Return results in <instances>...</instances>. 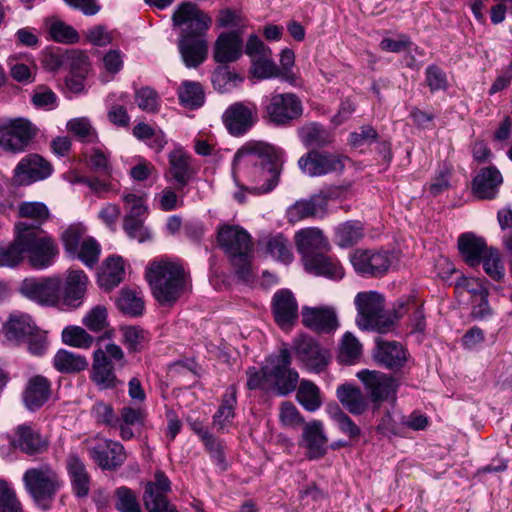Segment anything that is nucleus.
I'll use <instances>...</instances> for the list:
<instances>
[{"instance_id":"nucleus-1","label":"nucleus","mask_w":512,"mask_h":512,"mask_svg":"<svg viewBox=\"0 0 512 512\" xmlns=\"http://www.w3.org/2000/svg\"><path fill=\"white\" fill-rule=\"evenodd\" d=\"M284 152L266 142H248L235 154L232 175H242L250 184V193L263 195L273 191L280 181Z\"/></svg>"},{"instance_id":"nucleus-2","label":"nucleus","mask_w":512,"mask_h":512,"mask_svg":"<svg viewBox=\"0 0 512 512\" xmlns=\"http://www.w3.org/2000/svg\"><path fill=\"white\" fill-rule=\"evenodd\" d=\"M173 25L181 29L177 47L187 68H197L208 56L207 32L211 17L191 2L178 5L172 15Z\"/></svg>"},{"instance_id":"nucleus-3","label":"nucleus","mask_w":512,"mask_h":512,"mask_svg":"<svg viewBox=\"0 0 512 512\" xmlns=\"http://www.w3.org/2000/svg\"><path fill=\"white\" fill-rule=\"evenodd\" d=\"M249 389H266L279 396H285L297 388L298 372L291 367L290 354H269L258 370L255 367L247 371Z\"/></svg>"},{"instance_id":"nucleus-4","label":"nucleus","mask_w":512,"mask_h":512,"mask_svg":"<svg viewBox=\"0 0 512 512\" xmlns=\"http://www.w3.org/2000/svg\"><path fill=\"white\" fill-rule=\"evenodd\" d=\"M146 278L154 298L163 306H172L185 291L188 275L180 263L160 259L149 263Z\"/></svg>"},{"instance_id":"nucleus-5","label":"nucleus","mask_w":512,"mask_h":512,"mask_svg":"<svg viewBox=\"0 0 512 512\" xmlns=\"http://www.w3.org/2000/svg\"><path fill=\"white\" fill-rule=\"evenodd\" d=\"M226 255L237 281L252 285L256 279L253 271V243L243 227L226 224Z\"/></svg>"},{"instance_id":"nucleus-6","label":"nucleus","mask_w":512,"mask_h":512,"mask_svg":"<svg viewBox=\"0 0 512 512\" xmlns=\"http://www.w3.org/2000/svg\"><path fill=\"white\" fill-rule=\"evenodd\" d=\"M15 230L19 231V241L24 246V253L28 255L29 264L33 268L45 269L55 262L59 248L52 237L37 227L29 226L27 221L18 222Z\"/></svg>"},{"instance_id":"nucleus-7","label":"nucleus","mask_w":512,"mask_h":512,"mask_svg":"<svg viewBox=\"0 0 512 512\" xmlns=\"http://www.w3.org/2000/svg\"><path fill=\"white\" fill-rule=\"evenodd\" d=\"M354 304L357 309L356 324L363 330H374L380 334L394 327V319L384 315L385 299L376 291L359 292Z\"/></svg>"},{"instance_id":"nucleus-8","label":"nucleus","mask_w":512,"mask_h":512,"mask_svg":"<svg viewBox=\"0 0 512 512\" xmlns=\"http://www.w3.org/2000/svg\"><path fill=\"white\" fill-rule=\"evenodd\" d=\"M22 480L33 501L43 509L50 506L55 495L63 486L60 475L49 465L27 469Z\"/></svg>"},{"instance_id":"nucleus-9","label":"nucleus","mask_w":512,"mask_h":512,"mask_svg":"<svg viewBox=\"0 0 512 512\" xmlns=\"http://www.w3.org/2000/svg\"><path fill=\"white\" fill-rule=\"evenodd\" d=\"M38 131L36 125L27 118H0V148L13 153L23 152Z\"/></svg>"},{"instance_id":"nucleus-10","label":"nucleus","mask_w":512,"mask_h":512,"mask_svg":"<svg viewBox=\"0 0 512 512\" xmlns=\"http://www.w3.org/2000/svg\"><path fill=\"white\" fill-rule=\"evenodd\" d=\"M300 99L293 93H275L264 107L265 118L276 126H288L302 115Z\"/></svg>"},{"instance_id":"nucleus-11","label":"nucleus","mask_w":512,"mask_h":512,"mask_svg":"<svg viewBox=\"0 0 512 512\" xmlns=\"http://www.w3.org/2000/svg\"><path fill=\"white\" fill-rule=\"evenodd\" d=\"M350 262L357 274L365 277L385 275L392 262V254L384 249H355L350 255Z\"/></svg>"},{"instance_id":"nucleus-12","label":"nucleus","mask_w":512,"mask_h":512,"mask_svg":"<svg viewBox=\"0 0 512 512\" xmlns=\"http://www.w3.org/2000/svg\"><path fill=\"white\" fill-rule=\"evenodd\" d=\"M62 278L50 276L25 279L20 291L28 299L46 307H55L61 303Z\"/></svg>"},{"instance_id":"nucleus-13","label":"nucleus","mask_w":512,"mask_h":512,"mask_svg":"<svg viewBox=\"0 0 512 512\" xmlns=\"http://www.w3.org/2000/svg\"><path fill=\"white\" fill-rule=\"evenodd\" d=\"M347 159L346 156L339 153L313 149L300 157L298 165L304 173L311 177H318L331 173H342Z\"/></svg>"},{"instance_id":"nucleus-14","label":"nucleus","mask_w":512,"mask_h":512,"mask_svg":"<svg viewBox=\"0 0 512 512\" xmlns=\"http://www.w3.org/2000/svg\"><path fill=\"white\" fill-rule=\"evenodd\" d=\"M356 376L364 384L373 403L380 404L384 401L394 403L396 401L399 383L393 377L368 369L359 371Z\"/></svg>"},{"instance_id":"nucleus-15","label":"nucleus","mask_w":512,"mask_h":512,"mask_svg":"<svg viewBox=\"0 0 512 512\" xmlns=\"http://www.w3.org/2000/svg\"><path fill=\"white\" fill-rule=\"evenodd\" d=\"M334 197L331 191H320L308 199L296 201L287 210V218L291 223L307 218H323L328 212V202Z\"/></svg>"},{"instance_id":"nucleus-16","label":"nucleus","mask_w":512,"mask_h":512,"mask_svg":"<svg viewBox=\"0 0 512 512\" xmlns=\"http://www.w3.org/2000/svg\"><path fill=\"white\" fill-rule=\"evenodd\" d=\"M171 490V483L162 471H156L154 480L148 482L145 488L143 501L148 512H177L168 502L167 493Z\"/></svg>"},{"instance_id":"nucleus-17","label":"nucleus","mask_w":512,"mask_h":512,"mask_svg":"<svg viewBox=\"0 0 512 512\" xmlns=\"http://www.w3.org/2000/svg\"><path fill=\"white\" fill-rule=\"evenodd\" d=\"M92 460L103 470H115L126 460L124 447L119 442L99 438L89 448Z\"/></svg>"},{"instance_id":"nucleus-18","label":"nucleus","mask_w":512,"mask_h":512,"mask_svg":"<svg viewBox=\"0 0 512 512\" xmlns=\"http://www.w3.org/2000/svg\"><path fill=\"white\" fill-rule=\"evenodd\" d=\"M271 312L275 323L282 330L291 329L297 322L298 302L289 289L276 291L271 301Z\"/></svg>"},{"instance_id":"nucleus-19","label":"nucleus","mask_w":512,"mask_h":512,"mask_svg":"<svg viewBox=\"0 0 512 512\" xmlns=\"http://www.w3.org/2000/svg\"><path fill=\"white\" fill-rule=\"evenodd\" d=\"M295 245L303 264L315 256L331 250L329 240L317 227L303 228L296 232Z\"/></svg>"},{"instance_id":"nucleus-20","label":"nucleus","mask_w":512,"mask_h":512,"mask_svg":"<svg viewBox=\"0 0 512 512\" xmlns=\"http://www.w3.org/2000/svg\"><path fill=\"white\" fill-rule=\"evenodd\" d=\"M257 121V108L251 102H236L226 109V129L233 136L247 133Z\"/></svg>"},{"instance_id":"nucleus-21","label":"nucleus","mask_w":512,"mask_h":512,"mask_svg":"<svg viewBox=\"0 0 512 512\" xmlns=\"http://www.w3.org/2000/svg\"><path fill=\"white\" fill-rule=\"evenodd\" d=\"M89 279L86 273L80 269L70 268L61 286V303L78 308L83 304Z\"/></svg>"},{"instance_id":"nucleus-22","label":"nucleus","mask_w":512,"mask_h":512,"mask_svg":"<svg viewBox=\"0 0 512 512\" xmlns=\"http://www.w3.org/2000/svg\"><path fill=\"white\" fill-rule=\"evenodd\" d=\"M406 314L409 316L408 328L410 334H423L426 330L423 305L419 304L414 296H403L397 300L392 310L394 323Z\"/></svg>"},{"instance_id":"nucleus-23","label":"nucleus","mask_w":512,"mask_h":512,"mask_svg":"<svg viewBox=\"0 0 512 512\" xmlns=\"http://www.w3.org/2000/svg\"><path fill=\"white\" fill-rule=\"evenodd\" d=\"M302 323L305 327L321 334H330L339 326L335 311L328 307H304Z\"/></svg>"},{"instance_id":"nucleus-24","label":"nucleus","mask_w":512,"mask_h":512,"mask_svg":"<svg viewBox=\"0 0 512 512\" xmlns=\"http://www.w3.org/2000/svg\"><path fill=\"white\" fill-rule=\"evenodd\" d=\"M327 442L321 421L313 420L304 425L301 445L306 448V456L310 460L320 459L326 454Z\"/></svg>"},{"instance_id":"nucleus-25","label":"nucleus","mask_w":512,"mask_h":512,"mask_svg":"<svg viewBox=\"0 0 512 512\" xmlns=\"http://www.w3.org/2000/svg\"><path fill=\"white\" fill-rule=\"evenodd\" d=\"M35 326L29 315L15 312L11 313L3 324L1 334L8 343L19 345L35 331Z\"/></svg>"},{"instance_id":"nucleus-26","label":"nucleus","mask_w":512,"mask_h":512,"mask_svg":"<svg viewBox=\"0 0 512 512\" xmlns=\"http://www.w3.org/2000/svg\"><path fill=\"white\" fill-rule=\"evenodd\" d=\"M502 182V175L495 166L481 168L472 181L473 194L481 200L494 199Z\"/></svg>"},{"instance_id":"nucleus-27","label":"nucleus","mask_w":512,"mask_h":512,"mask_svg":"<svg viewBox=\"0 0 512 512\" xmlns=\"http://www.w3.org/2000/svg\"><path fill=\"white\" fill-rule=\"evenodd\" d=\"M303 265L308 273L330 280H341L345 275L344 267L339 259L328 252L315 256Z\"/></svg>"},{"instance_id":"nucleus-28","label":"nucleus","mask_w":512,"mask_h":512,"mask_svg":"<svg viewBox=\"0 0 512 512\" xmlns=\"http://www.w3.org/2000/svg\"><path fill=\"white\" fill-rule=\"evenodd\" d=\"M458 249L464 262L475 268L481 264L491 247L487 245L484 238L473 233H464L458 238Z\"/></svg>"},{"instance_id":"nucleus-29","label":"nucleus","mask_w":512,"mask_h":512,"mask_svg":"<svg viewBox=\"0 0 512 512\" xmlns=\"http://www.w3.org/2000/svg\"><path fill=\"white\" fill-rule=\"evenodd\" d=\"M169 175L175 182L176 189H183L195 174L192 158L182 149H175L169 154Z\"/></svg>"},{"instance_id":"nucleus-30","label":"nucleus","mask_w":512,"mask_h":512,"mask_svg":"<svg viewBox=\"0 0 512 512\" xmlns=\"http://www.w3.org/2000/svg\"><path fill=\"white\" fill-rule=\"evenodd\" d=\"M51 394V382L44 376L31 377L23 392V402L27 409L35 411L42 407Z\"/></svg>"},{"instance_id":"nucleus-31","label":"nucleus","mask_w":512,"mask_h":512,"mask_svg":"<svg viewBox=\"0 0 512 512\" xmlns=\"http://www.w3.org/2000/svg\"><path fill=\"white\" fill-rule=\"evenodd\" d=\"M303 145L309 150H320L331 146L335 141L334 133L319 123H310L299 131Z\"/></svg>"},{"instance_id":"nucleus-32","label":"nucleus","mask_w":512,"mask_h":512,"mask_svg":"<svg viewBox=\"0 0 512 512\" xmlns=\"http://www.w3.org/2000/svg\"><path fill=\"white\" fill-rule=\"evenodd\" d=\"M16 174L30 182L42 180L50 176L52 167L48 161L37 154L23 158L16 167Z\"/></svg>"},{"instance_id":"nucleus-33","label":"nucleus","mask_w":512,"mask_h":512,"mask_svg":"<svg viewBox=\"0 0 512 512\" xmlns=\"http://www.w3.org/2000/svg\"><path fill=\"white\" fill-rule=\"evenodd\" d=\"M92 365V379L102 389L115 385L116 376L111 356H118L121 359L123 354H94Z\"/></svg>"},{"instance_id":"nucleus-34","label":"nucleus","mask_w":512,"mask_h":512,"mask_svg":"<svg viewBox=\"0 0 512 512\" xmlns=\"http://www.w3.org/2000/svg\"><path fill=\"white\" fill-rule=\"evenodd\" d=\"M339 402L353 415H361L367 409V402L362 391L349 383L338 386L336 391Z\"/></svg>"},{"instance_id":"nucleus-35","label":"nucleus","mask_w":512,"mask_h":512,"mask_svg":"<svg viewBox=\"0 0 512 512\" xmlns=\"http://www.w3.org/2000/svg\"><path fill=\"white\" fill-rule=\"evenodd\" d=\"M365 235L364 225L359 220L340 223L334 231V242L341 248H349L359 243Z\"/></svg>"},{"instance_id":"nucleus-36","label":"nucleus","mask_w":512,"mask_h":512,"mask_svg":"<svg viewBox=\"0 0 512 512\" xmlns=\"http://www.w3.org/2000/svg\"><path fill=\"white\" fill-rule=\"evenodd\" d=\"M146 417V410L143 407L125 406L120 412L119 422L116 428L120 430V437L123 440H130L134 436L132 427L141 426Z\"/></svg>"},{"instance_id":"nucleus-37","label":"nucleus","mask_w":512,"mask_h":512,"mask_svg":"<svg viewBox=\"0 0 512 512\" xmlns=\"http://www.w3.org/2000/svg\"><path fill=\"white\" fill-rule=\"evenodd\" d=\"M124 277L123 260L121 257H109L98 275V284L105 290L118 286Z\"/></svg>"},{"instance_id":"nucleus-38","label":"nucleus","mask_w":512,"mask_h":512,"mask_svg":"<svg viewBox=\"0 0 512 512\" xmlns=\"http://www.w3.org/2000/svg\"><path fill=\"white\" fill-rule=\"evenodd\" d=\"M67 470L76 495L86 496L89 492L90 482L83 462L77 456L70 455L67 460Z\"/></svg>"},{"instance_id":"nucleus-39","label":"nucleus","mask_w":512,"mask_h":512,"mask_svg":"<svg viewBox=\"0 0 512 512\" xmlns=\"http://www.w3.org/2000/svg\"><path fill=\"white\" fill-rule=\"evenodd\" d=\"M249 74L252 80L261 81L265 79L280 78L281 70L274 62L272 55H268L251 60Z\"/></svg>"},{"instance_id":"nucleus-40","label":"nucleus","mask_w":512,"mask_h":512,"mask_svg":"<svg viewBox=\"0 0 512 512\" xmlns=\"http://www.w3.org/2000/svg\"><path fill=\"white\" fill-rule=\"evenodd\" d=\"M16 435L15 445L27 454L38 453L45 446L40 435L30 426H19Z\"/></svg>"},{"instance_id":"nucleus-41","label":"nucleus","mask_w":512,"mask_h":512,"mask_svg":"<svg viewBox=\"0 0 512 512\" xmlns=\"http://www.w3.org/2000/svg\"><path fill=\"white\" fill-rule=\"evenodd\" d=\"M180 104L188 109H197L204 103V91L198 82L184 81L178 88Z\"/></svg>"},{"instance_id":"nucleus-42","label":"nucleus","mask_w":512,"mask_h":512,"mask_svg":"<svg viewBox=\"0 0 512 512\" xmlns=\"http://www.w3.org/2000/svg\"><path fill=\"white\" fill-rule=\"evenodd\" d=\"M298 402L310 412H314L322 405L320 389L311 381L302 380L296 394Z\"/></svg>"},{"instance_id":"nucleus-43","label":"nucleus","mask_w":512,"mask_h":512,"mask_svg":"<svg viewBox=\"0 0 512 512\" xmlns=\"http://www.w3.org/2000/svg\"><path fill=\"white\" fill-rule=\"evenodd\" d=\"M62 342L77 349H89L94 338L83 328L76 325L66 326L61 333Z\"/></svg>"},{"instance_id":"nucleus-44","label":"nucleus","mask_w":512,"mask_h":512,"mask_svg":"<svg viewBox=\"0 0 512 512\" xmlns=\"http://www.w3.org/2000/svg\"><path fill=\"white\" fill-rule=\"evenodd\" d=\"M266 250L273 258L285 264L293 261L294 255L289 240L281 233L268 238Z\"/></svg>"},{"instance_id":"nucleus-45","label":"nucleus","mask_w":512,"mask_h":512,"mask_svg":"<svg viewBox=\"0 0 512 512\" xmlns=\"http://www.w3.org/2000/svg\"><path fill=\"white\" fill-rule=\"evenodd\" d=\"M19 215L33 220L34 224L28 223V225L41 230L40 226L49 218V210L42 202H23L19 206Z\"/></svg>"},{"instance_id":"nucleus-46","label":"nucleus","mask_w":512,"mask_h":512,"mask_svg":"<svg viewBox=\"0 0 512 512\" xmlns=\"http://www.w3.org/2000/svg\"><path fill=\"white\" fill-rule=\"evenodd\" d=\"M15 231L14 241L6 246H0V267H15L24 259V246L19 241V231Z\"/></svg>"},{"instance_id":"nucleus-47","label":"nucleus","mask_w":512,"mask_h":512,"mask_svg":"<svg viewBox=\"0 0 512 512\" xmlns=\"http://www.w3.org/2000/svg\"><path fill=\"white\" fill-rule=\"evenodd\" d=\"M123 342L132 351L148 349L149 333L142 328L129 326L122 329Z\"/></svg>"},{"instance_id":"nucleus-48","label":"nucleus","mask_w":512,"mask_h":512,"mask_svg":"<svg viewBox=\"0 0 512 512\" xmlns=\"http://www.w3.org/2000/svg\"><path fill=\"white\" fill-rule=\"evenodd\" d=\"M53 363L61 373L79 372L88 366V361L80 354H55Z\"/></svg>"},{"instance_id":"nucleus-49","label":"nucleus","mask_w":512,"mask_h":512,"mask_svg":"<svg viewBox=\"0 0 512 512\" xmlns=\"http://www.w3.org/2000/svg\"><path fill=\"white\" fill-rule=\"evenodd\" d=\"M47 25L49 35L54 41L65 44H74L79 41L78 32L65 22L52 20Z\"/></svg>"},{"instance_id":"nucleus-50","label":"nucleus","mask_w":512,"mask_h":512,"mask_svg":"<svg viewBox=\"0 0 512 512\" xmlns=\"http://www.w3.org/2000/svg\"><path fill=\"white\" fill-rule=\"evenodd\" d=\"M117 306L120 311L130 316H139L144 309V302L136 292L123 289L117 299Z\"/></svg>"},{"instance_id":"nucleus-51","label":"nucleus","mask_w":512,"mask_h":512,"mask_svg":"<svg viewBox=\"0 0 512 512\" xmlns=\"http://www.w3.org/2000/svg\"><path fill=\"white\" fill-rule=\"evenodd\" d=\"M485 273L493 280L500 281L505 275V268L498 249L491 247L481 262Z\"/></svg>"},{"instance_id":"nucleus-52","label":"nucleus","mask_w":512,"mask_h":512,"mask_svg":"<svg viewBox=\"0 0 512 512\" xmlns=\"http://www.w3.org/2000/svg\"><path fill=\"white\" fill-rule=\"evenodd\" d=\"M213 58H214L215 62H217L219 65L214 70L212 77H211V81H212L213 86L217 90L222 92V89L224 88V72H223V68H224V66H223L224 65V32H221L217 37V40H216L215 46H214Z\"/></svg>"},{"instance_id":"nucleus-53","label":"nucleus","mask_w":512,"mask_h":512,"mask_svg":"<svg viewBox=\"0 0 512 512\" xmlns=\"http://www.w3.org/2000/svg\"><path fill=\"white\" fill-rule=\"evenodd\" d=\"M425 83L431 93L446 91L449 86L446 72L435 64L428 65L425 69Z\"/></svg>"},{"instance_id":"nucleus-54","label":"nucleus","mask_w":512,"mask_h":512,"mask_svg":"<svg viewBox=\"0 0 512 512\" xmlns=\"http://www.w3.org/2000/svg\"><path fill=\"white\" fill-rule=\"evenodd\" d=\"M125 204L126 215L124 218L144 219L148 213L146 200L143 196L127 193L122 197Z\"/></svg>"},{"instance_id":"nucleus-55","label":"nucleus","mask_w":512,"mask_h":512,"mask_svg":"<svg viewBox=\"0 0 512 512\" xmlns=\"http://www.w3.org/2000/svg\"><path fill=\"white\" fill-rule=\"evenodd\" d=\"M455 290L459 294L469 293L472 301H476L478 296L486 292L488 288L485 279L461 276L456 281Z\"/></svg>"},{"instance_id":"nucleus-56","label":"nucleus","mask_w":512,"mask_h":512,"mask_svg":"<svg viewBox=\"0 0 512 512\" xmlns=\"http://www.w3.org/2000/svg\"><path fill=\"white\" fill-rule=\"evenodd\" d=\"M137 106L148 113H155L159 110L160 99L158 93L151 87H142L135 92Z\"/></svg>"},{"instance_id":"nucleus-57","label":"nucleus","mask_w":512,"mask_h":512,"mask_svg":"<svg viewBox=\"0 0 512 512\" xmlns=\"http://www.w3.org/2000/svg\"><path fill=\"white\" fill-rule=\"evenodd\" d=\"M123 229L130 239L143 243L152 239L151 231L144 225V219L124 218Z\"/></svg>"},{"instance_id":"nucleus-58","label":"nucleus","mask_w":512,"mask_h":512,"mask_svg":"<svg viewBox=\"0 0 512 512\" xmlns=\"http://www.w3.org/2000/svg\"><path fill=\"white\" fill-rule=\"evenodd\" d=\"M85 227L81 224L70 225L61 235V239L68 254L76 255L79 250L80 240L85 234Z\"/></svg>"},{"instance_id":"nucleus-59","label":"nucleus","mask_w":512,"mask_h":512,"mask_svg":"<svg viewBox=\"0 0 512 512\" xmlns=\"http://www.w3.org/2000/svg\"><path fill=\"white\" fill-rule=\"evenodd\" d=\"M100 251L99 243L94 238L88 237L82 241L75 256L91 268L98 262Z\"/></svg>"},{"instance_id":"nucleus-60","label":"nucleus","mask_w":512,"mask_h":512,"mask_svg":"<svg viewBox=\"0 0 512 512\" xmlns=\"http://www.w3.org/2000/svg\"><path fill=\"white\" fill-rule=\"evenodd\" d=\"M67 128L72 132L80 141L95 142L97 134L87 118H75L68 122Z\"/></svg>"},{"instance_id":"nucleus-61","label":"nucleus","mask_w":512,"mask_h":512,"mask_svg":"<svg viewBox=\"0 0 512 512\" xmlns=\"http://www.w3.org/2000/svg\"><path fill=\"white\" fill-rule=\"evenodd\" d=\"M0 512H22V507L10 484L0 479Z\"/></svg>"},{"instance_id":"nucleus-62","label":"nucleus","mask_w":512,"mask_h":512,"mask_svg":"<svg viewBox=\"0 0 512 512\" xmlns=\"http://www.w3.org/2000/svg\"><path fill=\"white\" fill-rule=\"evenodd\" d=\"M279 420L284 427L296 428L304 423V418L301 416L297 407L289 402L285 401L279 408Z\"/></svg>"},{"instance_id":"nucleus-63","label":"nucleus","mask_w":512,"mask_h":512,"mask_svg":"<svg viewBox=\"0 0 512 512\" xmlns=\"http://www.w3.org/2000/svg\"><path fill=\"white\" fill-rule=\"evenodd\" d=\"M116 507L120 512H141L140 505L132 490L120 487L115 492Z\"/></svg>"},{"instance_id":"nucleus-64","label":"nucleus","mask_w":512,"mask_h":512,"mask_svg":"<svg viewBox=\"0 0 512 512\" xmlns=\"http://www.w3.org/2000/svg\"><path fill=\"white\" fill-rule=\"evenodd\" d=\"M82 323L91 331L103 330L107 325V309L102 305L94 307L84 316Z\"/></svg>"}]
</instances>
